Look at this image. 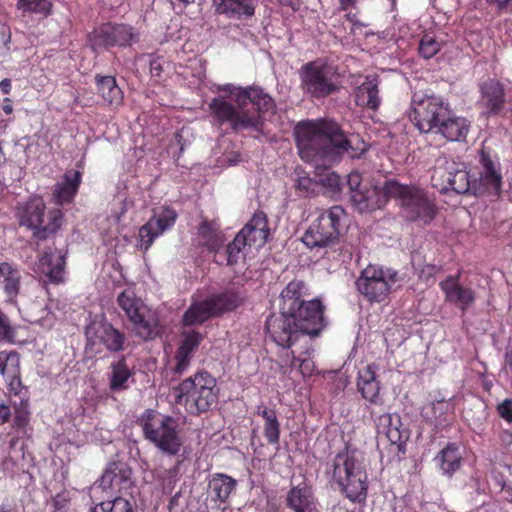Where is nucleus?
<instances>
[{
	"label": "nucleus",
	"instance_id": "obj_1",
	"mask_svg": "<svg viewBox=\"0 0 512 512\" xmlns=\"http://www.w3.org/2000/svg\"><path fill=\"white\" fill-rule=\"evenodd\" d=\"M295 134L299 155L306 162L332 164L344 153L359 158L368 149L359 134L346 137L333 121L301 122L296 126Z\"/></svg>",
	"mask_w": 512,
	"mask_h": 512
},
{
	"label": "nucleus",
	"instance_id": "obj_2",
	"mask_svg": "<svg viewBox=\"0 0 512 512\" xmlns=\"http://www.w3.org/2000/svg\"><path fill=\"white\" fill-rule=\"evenodd\" d=\"M221 90L233 96L236 106L223 97L214 98L209 104L214 121L220 125L227 123L235 131H261L260 113L272 111L275 108L272 97L258 87L241 88L226 84Z\"/></svg>",
	"mask_w": 512,
	"mask_h": 512
},
{
	"label": "nucleus",
	"instance_id": "obj_3",
	"mask_svg": "<svg viewBox=\"0 0 512 512\" xmlns=\"http://www.w3.org/2000/svg\"><path fill=\"white\" fill-rule=\"evenodd\" d=\"M410 119L422 133H434L447 141H464L470 130V122L457 116L444 100L433 93L418 91L412 97Z\"/></svg>",
	"mask_w": 512,
	"mask_h": 512
},
{
	"label": "nucleus",
	"instance_id": "obj_4",
	"mask_svg": "<svg viewBox=\"0 0 512 512\" xmlns=\"http://www.w3.org/2000/svg\"><path fill=\"white\" fill-rule=\"evenodd\" d=\"M327 474L339 485L352 502H364L367 497V473L362 457L355 451L339 452L327 467Z\"/></svg>",
	"mask_w": 512,
	"mask_h": 512
},
{
	"label": "nucleus",
	"instance_id": "obj_5",
	"mask_svg": "<svg viewBox=\"0 0 512 512\" xmlns=\"http://www.w3.org/2000/svg\"><path fill=\"white\" fill-rule=\"evenodd\" d=\"M175 401L191 414L208 411L218 401L215 378L208 372H197L174 389Z\"/></svg>",
	"mask_w": 512,
	"mask_h": 512
},
{
	"label": "nucleus",
	"instance_id": "obj_6",
	"mask_svg": "<svg viewBox=\"0 0 512 512\" xmlns=\"http://www.w3.org/2000/svg\"><path fill=\"white\" fill-rule=\"evenodd\" d=\"M138 423L143 430L145 439L153 443L162 453L169 456L179 453L182 440L172 417L147 409L139 417Z\"/></svg>",
	"mask_w": 512,
	"mask_h": 512
},
{
	"label": "nucleus",
	"instance_id": "obj_7",
	"mask_svg": "<svg viewBox=\"0 0 512 512\" xmlns=\"http://www.w3.org/2000/svg\"><path fill=\"white\" fill-rule=\"evenodd\" d=\"M346 218L345 210L339 205L322 211L304 233L303 243L311 249L333 245L340 236Z\"/></svg>",
	"mask_w": 512,
	"mask_h": 512
},
{
	"label": "nucleus",
	"instance_id": "obj_8",
	"mask_svg": "<svg viewBox=\"0 0 512 512\" xmlns=\"http://www.w3.org/2000/svg\"><path fill=\"white\" fill-rule=\"evenodd\" d=\"M389 192L400 201L402 214L407 220L428 224L434 219L435 205L422 189L395 181L391 182Z\"/></svg>",
	"mask_w": 512,
	"mask_h": 512
},
{
	"label": "nucleus",
	"instance_id": "obj_9",
	"mask_svg": "<svg viewBox=\"0 0 512 512\" xmlns=\"http://www.w3.org/2000/svg\"><path fill=\"white\" fill-rule=\"evenodd\" d=\"M45 203L39 197L31 198L19 212V224L33 231V236L44 240L55 234L62 224L60 209H52L45 215Z\"/></svg>",
	"mask_w": 512,
	"mask_h": 512
},
{
	"label": "nucleus",
	"instance_id": "obj_10",
	"mask_svg": "<svg viewBox=\"0 0 512 512\" xmlns=\"http://www.w3.org/2000/svg\"><path fill=\"white\" fill-rule=\"evenodd\" d=\"M299 78L303 92L313 98H325L339 90L332 68L322 59L302 65Z\"/></svg>",
	"mask_w": 512,
	"mask_h": 512
},
{
	"label": "nucleus",
	"instance_id": "obj_11",
	"mask_svg": "<svg viewBox=\"0 0 512 512\" xmlns=\"http://www.w3.org/2000/svg\"><path fill=\"white\" fill-rule=\"evenodd\" d=\"M397 281V272L368 265L356 281L358 291L369 301H384Z\"/></svg>",
	"mask_w": 512,
	"mask_h": 512
},
{
	"label": "nucleus",
	"instance_id": "obj_12",
	"mask_svg": "<svg viewBox=\"0 0 512 512\" xmlns=\"http://www.w3.org/2000/svg\"><path fill=\"white\" fill-rule=\"evenodd\" d=\"M117 303L129 321L134 325L136 334L143 340H150L159 333L156 320L146 318L142 312L143 303L132 289H126L117 296Z\"/></svg>",
	"mask_w": 512,
	"mask_h": 512
},
{
	"label": "nucleus",
	"instance_id": "obj_13",
	"mask_svg": "<svg viewBox=\"0 0 512 512\" xmlns=\"http://www.w3.org/2000/svg\"><path fill=\"white\" fill-rule=\"evenodd\" d=\"M432 179L442 180L445 185L443 190L451 189L462 194L473 190L478 191L477 179L472 178L465 163L446 161L444 166H437L434 169Z\"/></svg>",
	"mask_w": 512,
	"mask_h": 512
},
{
	"label": "nucleus",
	"instance_id": "obj_14",
	"mask_svg": "<svg viewBox=\"0 0 512 512\" xmlns=\"http://www.w3.org/2000/svg\"><path fill=\"white\" fill-rule=\"evenodd\" d=\"M324 306L319 299L309 300L306 303H302L296 311L286 313L289 315L295 327L299 330L303 337V342L311 341L309 337H315L319 335L324 327Z\"/></svg>",
	"mask_w": 512,
	"mask_h": 512
},
{
	"label": "nucleus",
	"instance_id": "obj_15",
	"mask_svg": "<svg viewBox=\"0 0 512 512\" xmlns=\"http://www.w3.org/2000/svg\"><path fill=\"white\" fill-rule=\"evenodd\" d=\"M87 343L94 346L101 343L110 352L124 350L126 336L105 320H93L85 328Z\"/></svg>",
	"mask_w": 512,
	"mask_h": 512
},
{
	"label": "nucleus",
	"instance_id": "obj_16",
	"mask_svg": "<svg viewBox=\"0 0 512 512\" xmlns=\"http://www.w3.org/2000/svg\"><path fill=\"white\" fill-rule=\"evenodd\" d=\"M133 37L132 27L129 25L105 23L90 33L89 42L91 47L96 50L99 48L130 45Z\"/></svg>",
	"mask_w": 512,
	"mask_h": 512
},
{
	"label": "nucleus",
	"instance_id": "obj_17",
	"mask_svg": "<svg viewBox=\"0 0 512 512\" xmlns=\"http://www.w3.org/2000/svg\"><path fill=\"white\" fill-rule=\"evenodd\" d=\"M266 330L272 340L283 348H291L299 342L303 343V337L295 327L293 319L283 311L279 315L268 317Z\"/></svg>",
	"mask_w": 512,
	"mask_h": 512
},
{
	"label": "nucleus",
	"instance_id": "obj_18",
	"mask_svg": "<svg viewBox=\"0 0 512 512\" xmlns=\"http://www.w3.org/2000/svg\"><path fill=\"white\" fill-rule=\"evenodd\" d=\"M176 219L177 213L169 207L155 210L150 220L139 229L141 248L147 251L157 237L172 228Z\"/></svg>",
	"mask_w": 512,
	"mask_h": 512
},
{
	"label": "nucleus",
	"instance_id": "obj_19",
	"mask_svg": "<svg viewBox=\"0 0 512 512\" xmlns=\"http://www.w3.org/2000/svg\"><path fill=\"white\" fill-rule=\"evenodd\" d=\"M478 156L479 177L476 178L478 190L483 187L498 194L502 184V174L497 155L486 148H482Z\"/></svg>",
	"mask_w": 512,
	"mask_h": 512
},
{
	"label": "nucleus",
	"instance_id": "obj_20",
	"mask_svg": "<svg viewBox=\"0 0 512 512\" xmlns=\"http://www.w3.org/2000/svg\"><path fill=\"white\" fill-rule=\"evenodd\" d=\"M445 302L465 312L476 301V292L460 282V273L449 275L439 283Z\"/></svg>",
	"mask_w": 512,
	"mask_h": 512
},
{
	"label": "nucleus",
	"instance_id": "obj_21",
	"mask_svg": "<svg viewBox=\"0 0 512 512\" xmlns=\"http://www.w3.org/2000/svg\"><path fill=\"white\" fill-rule=\"evenodd\" d=\"M392 181H386L383 186L366 185L361 192H356L352 200L359 212H373L385 206L389 198H393L389 192Z\"/></svg>",
	"mask_w": 512,
	"mask_h": 512
},
{
	"label": "nucleus",
	"instance_id": "obj_22",
	"mask_svg": "<svg viewBox=\"0 0 512 512\" xmlns=\"http://www.w3.org/2000/svg\"><path fill=\"white\" fill-rule=\"evenodd\" d=\"M0 375L3 376L10 395L20 396L25 387L21 381L20 355L16 351L0 352Z\"/></svg>",
	"mask_w": 512,
	"mask_h": 512
},
{
	"label": "nucleus",
	"instance_id": "obj_23",
	"mask_svg": "<svg viewBox=\"0 0 512 512\" xmlns=\"http://www.w3.org/2000/svg\"><path fill=\"white\" fill-rule=\"evenodd\" d=\"M131 469L123 462L110 463L99 483L104 490H113L115 492H123L128 490L131 485Z\"/></svg>",
	"mask_w": 512,
	"mask_h": 512
},
{
	"label": "nucleus",
	"instance_id": "obj_24",
	"mask_svg": "<svg viewBox=\"0 0 512 512\" xmlns=\"http://www.w3.org/2000/svg\"><path fill=\"white\" fill-rule=\"evenodd\" d=\"M248 246L262 247L268 240L270 231L266 214L255 212L249 222L237 233Z\"/></svg>",
	"mask_w": 512,
	"mask_h": 512
},
{
	"label": "nucleus",
	"instance_id": "obj_25",
	"mask_svg": "<svg viewBox=\"0 0 512 512\" xmlns=\"http://www.w3.org/2000/svg\"><path fill=\"white\" fill-rule=\"evenodd\" d=\"M375 423L378 435L384 436L392 445L401 449L408 438V434L405 429H402L400 416L386 413L380 415Z\"/></svg>",
	"mask_w": 512,
	"mask_h": 512
},
{
	"label": "nucleus",
	"instance_id": "obj_26",
	"mask_svg": "<svg viewBox=\"0 0 512 512\" xmlns=\"http://www.w3.org/2000/svg\"><path fill=\"white\" fill-rule=\"evenodd\" d=\"M379 77L376 74L367 75L354 89L355 103L359 107L377 110L381 104L379 94Z\"/></svg>",
	"mask_w": 512,
	"mask_h": 512
},
{
	"label": "nucleus",
	"instance_id": "obj_27",
	"mask_svg": "<svg viewBox=\"0 0 512 512\" xmlns=\"http://www.w3.org/2000/svg\"><path fill=\"white\" fill-rule=\"evenodd\" d=\"M202 339V335L194 330L182 333V340L175 355V373L181 375L188 369L193 353L198 349Z\"/></svg>",
	"mask_w": 512,
	"mask_h": 512
},
{
	"label": "nucleus",
	"instance_id": "obj_28",
	"mask_svg": "<svg viewBox=\"0 0 512 512\" xmlns=\"http://www.w3.org/2000/svg\"><path fill=\"white\" fill-rule=\"evenodd\" d=\"M65 257L61 252L45 253L37 263L36 271L47 277L48 281L59 284L65 277Z\"/></svg>",
	"mask_w": 512,
	"mask_h": 512
},
{
	"label": "nucleus",
	"instance_id": "obj_29",
	"mask_svg": "<svg viewBox=\"0 0 512 512\" xmlns=\"http://www.w3.org/2000/svg\"><path fill=\"white\" fill-rule=\"evenodd\" d=\"M309 295L308 287L302 280H292L280 294V309L283 313H291L306 303L303 298Z\"/></svg>",
	"mask_w": 512,
	"mask_h": 512
},
{
	"label": "nucleus",
	"instance_id": "obj_30",
	"mask_svg": "<svg viewBox=\"0 0 512 512\" xmlns=\"http://www.w3.org/2000/svg\"><path fill=\"white\" fill-rule=\"evenodd\" d=\"M357 387L362 397L371 403L380 402V385L376 379V367L368 364L359 371Z\"/></svg>",
	"mask_w": 512,
	"mask_h": 512
},
{
	"label": "nucleus",
	"instance_id": "obj_31",
	"mask_svg": "<svg viewBox=\"0 0 512 512\" xmlns=\"http://www.w3.org/2000/svg\"><path fill=\"white\" fill-rule=\"evenodd\" d=\"M481 105L488 113L498 114L504 105V89L495 80H488L481 85Z\"/></svg>",
	"mask_w": 512,
	"mask_h": 512
},
{
	"label": "nucleus",
	"instance_id": "obj_32",
	"mask_svg": "<svg viewBox=\"0 0 512 512\" xmlns=\"http://www.w3.org/2000/svg\"><path fill=\"white\" fill-rule=\"evenodd\" d=\"M287 505L294 512H320L315 498L305 485L293 487L288 492Z\"/></svg>",
	"mask_w": 512,
	"mask_h": 512
},
{
	"label": "nucleus",
	"instance_id": "obj_33",
	"mask_svg": "<svg viewBox=\"0 0 512 512\" xmlns=\"http://www.w3.org/2000/svg\"><path fill=\"white\" fill-rule=\"evenodd\" d=\"M81 183V173L79 171H68L64 174V180L57 183L53 193L55 202L58 205L70 203L74 198Z\"/></svg>",
	"mask_w": 512,
	"mask_h": 512
},
{
	"label": "nucleus",
	"instance_id": "obj_34",
	"mask_svg": "<svg viewBox=\"0 0 512 512\" xmlns=\"http://www.w3.org/2000/svg\"><path fill=\"white\" fill-rule=\"evenodd\" d=\"M237 481L224 473H215L208 482L209 495L213 500L225 503L235 490Z\"/></svg>",
	"mask_w": 512,
	"mask_h": 512
},
{
	"label": "nucleus",
	"instance_id": "obj_35",
	"mask_svg": "<svg viewBox=\"0 0 512 512\" xmlns=\"http://www.w3.org/2000/svg\"><path fill=\"white\" fill-rule=\"evenodd\" d=\"M21 274L18 268L8 262L0 263V283L9 301L14 302L20 291Z\"/></svg>",
	"mask_w": 512,
	"mask_h": 512
},
{
	"label": "nucleus",
	"instance_id": "obj_36",
	"mask_svg": "<svg viewBox=\"0 0 512 512\" xmlns=\"http://www.w3.org/2000/svg\"><path fill=\"white\" fill-rule=\"evenodd\" d=\"M217 11L229 17L241 18L254 15L258 0H214Z\"/></svg>",
	"mask_w": 512,
	"mask_h": 512
},
{
	"label": "nucleus",
	"instance_id": "obj_37",
	"mask_svg": "<svg viewBox=\"0 0 512 512\" xmlns=\"http://www.w3.org/2000/svg\"><path fill=\"white\" fill-rule=\"evenodd\" d=\"M215 315H220L237 308L243 301V296L233 288L214 294L208 298Z\"/></svg>",
	"mask_w": 512,
	"mask_h": 512
},
{
	"label": "nucleus",
	"instance_id": "obj_38",
	"mask_svg": "<svg viewBox=\"0 0 512 512\" xmlns=\"http://www.w3.org/2000/svg\"><path fill=\"white\" fill-rule=\"evenodd\" d=\"M443 474L452 476L461 466L462 455L454 443H449L435 457Z\"/></svg>",
	"mask_w": 512,
	"mask_h": 512
},
{
	"label": "nucleus",
	"instance_id": "obj_39",
	"mask_svg": "<svg viewBox=\"0 0 512 512\" xmlns=\"http://www.w3.org/2000/svg\"><path fill=\"white\" fill-rule=\"evenodd\" d=\"M97 93L109 105L118 106L122 103L123 92L112 76H96Z\"/></svg>",
	"mask_w": 512,
	"mask_h": 512
},
{
	"label": "nucleus",
	"instance_id": "obj_40",
	"mask_svg": "<svg viewBox=\"0 0 512 512\" xmlns=\"http://www.w3.org/2000/svg\"><path fill=\"white\" fill-rule=\"evenodd\" d=\"M257 414L260 415L264 423V436L270 444H277L280 438V423L277 419L276 411L267 408L264 404L257 406Z\"/></svg>",
	"mask_w": 512,
	"mask_h": 512
},
{
	"label": "nucleus",
	"instance_id": "obj_41",
	"mask_svg": "<svg viewBox=\"0 0 512 512\" xmlns=\"http://www.w3.org/2000/svg\"><path fill=\"white\" fill-rule=\"evenodd\" d=\"M216 316L208 298L193 303L183 316V323L186 326L202 324L211 317Z\"/></svg>",
	"mask_w": 512,
	"mask_h": 512
},
{
	"label": "nucleus",
	"instance_id": "obj_42",
	"mask_svg": "<svg viewBox=\"0 0 512 512\" xmlns=\"http://www.w3.org/2000/svg\"><path fill=\"white\" fill-rule=\"evenodd\" d=\"M303 351L292 350L291 367L298 365L299 371L303 377H309L314 373L315 365L311 360V341L303 342Z\"/></svg>",
	"mask_w": 512,
	"mask_h": 512
},
{
	"label": "nucleus",
	"instance_id": "obj_43",
	"mask_svg": "<svg viewBox=\"0 0 512 512\" xmlns=\"http://www.w3.org/2000/svg\"><path fill=\"white\" fill-rule=\"evenodd\" d=\"M132 373L126 364L124 357L111 363L110 388L114 391L125 389L128 379Z\"/></svg>",
	"mask_w": 512,
	"mask_h": 512
},
{
	"label": "nucleus",
	"instance_id": "obj_44",
	"mask_svg": "<svg viewBox=\"0 0 512 512\" xmlns=\"http://www.w3.org/2000/svg\"><path fill=\"white\" fill-rule=\"evenodd\" d=\"M53 0H17V8L24 13L47 17L51 14Z\"/></svg>",
	"mask_w": 512,
	"mask_h": 512
},
{
	"label": "nucleus",
	"instance_id": "obj_45",
	"mask_svg": "<svg viewBox=\"0 0 512 512\" xmlns=\"http://www.w3.org/2000/svg\"><path fill=\"white\" fill-rule=\"evenodd\" d=\"M26 394V389L19 396V402H12L11 405L14 408V421L13 427L23 429L25 428L30 421V409L28 398L23 397L22 395Z\"/></svg>",
	"mask_w": 512,
	"mask_h": 512
},
{
	"label": "nucleus",
	"instance_id": "obj_46",
	"mask_svg": "<svg viewBox=\"0 0 512 512\" xmlns=\"http://www.w3.org/2000/svg\"><path fill=\"white\" fill-rule=\"evenodd\" d=\"M217 230L213 224L206 221L202 222L199 227V236L203 238V244L209 249H215L220 243Z\"/></svg>",
	"mask_w": 512,
	"mask_h": 512
},
{
	"label": "nucleus",
	"instance_id": "obj_47",
	"mask_svg": "<svg viewBox=\"0 0 512 512\" xmlns=\"http://www.w3.org/2000/svg\"><path fill=\"white\" fill-rule=\"evenodd\" d=\"M102 512H132V506L123 497H116L110 501H104L99 505Z\"/></svg>",
	"mask_w": 512,
	"mask_h": 512
},
{
	"label": "nucleus",
	"instance_id": "obj_48",
	"mask_svg": "<svg viewBox=\"0 0 512 512\" xmlns=\"http://www.w3.org/2000/svg\"><path fill=\"white\" fill-rule=\"evenodd\" d=\"M246 246L248 245L245 243V240L236 234L233 241L227 246V264H237L241 256V252Z\"/></svg>",
	"mask_w": 512,
	"mask_h": 512
},
{
	"label": "nucleus",
	"instance_id": "obj_49",
	"mask_svg": "<svg viewBox=\"0 0 512 512\" xmlns=\"http://www.w3.org/2000/svg\"><path fill=\"white\" fill-rule=\"evenodd\" d=\"M440 50V44L434 37L425 35L422 37L419 44V53L425 59H430L435 56Z\"/></svg>",
	"mask_w": 512,
	"mask_h": 512
},
{
	"label": "nucleus",
	"instance_id": "obj_50",
	"mask_svg": "<svg viewBox=\"0 0 512 512\" xmlns=\"http://www.w3.org/2000/svg\"><path fill=\"white\" fill-rule=\"evenodd\" d=\"M16 329L11 326L8 317L0 310V341L14 343Z\"/></svg>",
	"mask_w": 512,
	"mask_h": 512
},
{
	"label": "nucleus",
	"instance_id": "obj_51",
	"mask_svg": "<svg viewBox=\"0 0 512 512\" xmlns=\"http://www.w3.org/2000/svg\"><path fill=\"white\" fill-rule=\"evenodd\" d=\"M347 186L349 188L351 200H353L356 192H361L362 189L366 186V184H363L362 176L360 173L351 172L347 176Z\"/></svg>",
	"mask_w": 512,
	"mask_h": 512
},
{
	"label": "nucleus",
	"instance_id": "obj_52",
	"mask_svg": "<svg viewBox=\"0 0 512 512\" xmlns=\"http://www.w3.org/2000/svg\"><path fill=\"white\" fill-rule=\"evenodd\" d=\"M296 188L304 193H314L318 187V183L309 176H299L295 183Z\"/></svg>",
	"mask_w": 512,
	"mask_h": 512
},
{
	"label": "nucleus",
	"instance_id": "obj_53",
	"mask_svg": "<svg viewBox=\"0 0 512 512\" xmlns=\"http://www.w3.org/2000/svg\"><path fill=\"white\" fill-rule=\"evenodd\" d=\"M324 186L329 187L332 191L337 192L341 190V181L339 175L334 172H328L320 179Z\"/></svg>",
	"mask_w": 512,
	"mask_h": 512
},
{
	"label": "nucleus",
	"instance_id": "obj_54",
	"mask_svg": "<svg viewBox=\"0 0 512 512\" xmlns=\"http://www.w3.org/2000/svg\"><path fill=\"white\" fill-rule=\"evenodd\" d=\"M498 414L507 422L512 423V400L505 399L497 407Z\"/></svg>",
	"mask_w": 512,
	"mask_h": 512
},
{
	"label": "nucleus",
	"instance_id": "obj_55",
	"mask_svg": "<svg viewBox=\"0 0 512 512\" xmlns=\"http://www.w3.org/2000/svg\"><path fill=\"white\" fill-rule=\"evenodd\" d=\"M10 31L5 26L0 27V55L8 51V44L10 42Z\"/></svg>",
	"mask_w": 512,
	"mask_h": 512
},
{
	"label": "nucleus",
	"instance_id": "obj_56",
	"mask_svg": "<svg viewBox=\"0 0 512 512\" xmlns=\"http://www.w3.org/2000/svg\"><path fill=\"white\" fill-rule=\"evenodd\" d=\"M163 72V62L160 58L150 61V73L153 77H160Z\"/></svg>",
	"mask_w": 512,
	"mask_h": 512
},
{
	"label": "nucleus",
	"instance_id": "obj_57",
	"mask_svg": "<svg viewBox=\"0 0 512 512\" xmlns=\"http://www.w3.org/2000/svg\"><path fill=\"white\" fill-rule=\"evenodd\" d=\"M11 418L10 406L4 402H0V426L7 423Z\"/></svg>",
	"mask_w": 512,
	"mask_h": 512
},
{
	"label": "nucleus",
	"instance_id": "obj_58",
	"mask_svg": "<svg viewBox=\"0 0 512 512\" xmlns=\"http://www.w3.org/2000/svg\"><path fill=\"white\" fill-rule=\"evenodd\" d=\"M490 4H496L500 9L512 8V0H486Z\"/></svg>",
	"mask_w": 512,
	"mask_h": 512
},
{
	"label": "nucleus",
	"instance_id": "obj_59",
	"mask_svg": "<svg viewBox=\"0 0 512 512\" xmlns=\"http://www.w3.org/2000/svg\"><path fill=\"white\" fill-rule=\"evenodd\" d=\"M340 9L343 11H347L351 8H354L356 5V0H338Z\"/></svg>",
	"mask_w": 512,
	"mask_h": 512
},
{
	"label": "nucleus",
	"instance_id": "obj_60",
	"mask_svg": "<svg viewBox=\"0 0 512 512\" xmlns=\"http://www.w3.org/2000/svg\"><path fill=\"white\" fill-rule=\"evenodd\" d=\"M2 109L8 115L13 112V105H12L11 100L9 98H5L4 99V102H3V105H2Z\"/></svg>",
	"mask_w": 512,
	"mask_h": 512
},
{
	"label": "nucleus",
	"instance_id": "obj_61",
	"mask_svg": "<svg viewBox=\"0 0 512 512\" xmlns=\"http://www.w3.org/2000/svg\"><path fill=\"white\" fill-rule=\"evenodd\" d=\"M0 88L2 89V91H3L5 94H9V93H10V90H11V83H10V80H9V79H3V80L0 82Z\"/></svg>",
	"mask_w": 512,
	"mask_h": 512
},
{
	"label": "nucleus",
	"instance_id": "obj_62",
	"mask_svg": "<svg viewBox=\"0 0 512 512\" xmlns=\"http://www.w3.org/2000/svg\"><path fill=\"white\" fill-rule=\"evenodd\" d=\"M0 512H16L10 505L2 504L0 506Z\"/></svg>",
	"mask_w": 512,
	"mask_h": 512
},
{
	"label": "nucleus",
	"instance_id": "obj_63",
	"mask_svg": "<svg viewBox=\"0 0 512 512\" xmlns=\"http://www.w3.org/2000/svg\"><path fill=\"white\" fill-rule=\"evenodd\" d=\"M346 18H347V20H348V21H350V22H352V23H354V24H356V23H357V21H356V15H355V14L347 13V14H346Z\"/></svg>",
	"mask_w": 512,
	"mask_h": 512
},
{
	"label": "nucleus",
	"instance_id": "obj_64",
	"mask_svg": "<svg viewBox=\"0 0 512 512\" xmlns=\"http://www.w3.org/2000/svg\"><path fill=\"white\" fill-rule=\"evenodd\" d=\"M510 502H512V498L510 499Z\"/></svg>",
	"mask_w": 512,
	"mask_h": 512
}]
</instances>
